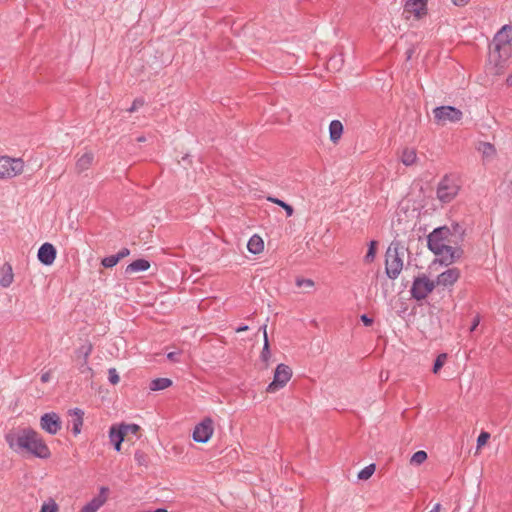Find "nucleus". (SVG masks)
<instances>
[{"label": "nucleus", "mask_w": 512, "mask_h": 512, "mask_svg": "<svg viewBox=\"0 0 512 512\" xmlns=\"http://www.w3.org/2000/svg\"><path fill=\"white\" fill-rule=\"evenodd\" d=\"M79 371L81 374H84L87 378L92 377L93 375L92 369L87 365V361L85 362L84 360L79 366Z\"/></svg>", "instance_id": "obj_38"}, {"label": "nucleus", "mask_w": 512, "mask_h": 512, "mask_svg": "<svg viewBox=\"0 0 512 512\" xmlns=\"http://www.w3.org/2000/svg\"><path fill=\"white\" fill-rule=\"evenodd\" d=\"M56 258V249L50 243H44L38 250V259L44 265H51Z\"/></svg>", "instance_id": "obj_15"}, {"label": "nucleus", "mask_w": 512, "mask_h": 512, "mask_svg": "<svg viewBox=\"0 0 512 512\" xmlns=\"http://www.w3.org/2000/svg\"><path fill=\"white\" fill-rule=\"evenodd\" d=\"M455 6H464L469 0H451Z\"/></svg>", "instance_id": "obj_44"}, {"label": "nucleus", "mask_w": 512, "mask_h": 512, "mask_svg": "<svg viewBox=\"0 0 512 512\" xmlns=\"http://www.w3.org/2000/svg\"><path fill=\"white\" fill-rule=\"evenodd\" d=\"M118 426L125 437L128 436L129 434L136 435L140 430V427L137 424H120Z\"/></svg>", "instance_id": "obj_27"}, {"label": "nucleus", "mask_w": 512, "mask_h": 512, "mask_svg": "<svg viewBox=\"0 0 512 512\" xmlns=\"http://www.w3.org/2000/svg\"><path fill=\"white\" fill-rule=\"evenodd\" d=\"M459 186L456 181L445 176L439 183L437 188V198L443 203L451 202L458 194Z\"/></svg>", "instance_id": "obj_8"}, {"label": "nucleus", "mask_w": 512, "mask_h": 512, "mask_svg": "<svg viewBox=\"0 0 512 512\" xmlns=\"http://www.w3.org/2000/svg\"><path fill=\"white\" fill-rule=\"evenodd\" d=\"M109 438L112 443L117 442L119 438L125 439V436L119 426L112 425L109 430Z\"/></svg>", "instance_id": "obj_26"}, {"label": "nucleus", "mask_w": 512, "mask_h": 512, "mask_svg": "<svg viewBox=\"0 0 512 512\" xmlns=\"http://www.w3.org/2000/svg\"><path fill=\"white\" fill-rule=\"evenodd\" d=\"M426 12V0H407L404 7V13L414 15L416 19H420Z\"/></svg>", "instance_id": "obj_12"}, {"label": "nucleus", "mask_w": 512, "mask_h": 512, "mask_svg": "<svg viewBox=\"0 0 512 512\" xmlns=\"http://www.w3.org/2000/svg\"><path fill=\"white\" fill-rule=\"evenodd\" d=\"M480 450V435L476 439V453Z\"/></svg>", "instance_id": "obj_51"}, {"label": "nucleus", "mask_w": 512, "mask_h": 512, "mask_svg": "<svg viewBox=\"0 0 512 512\" xmlns=\"http://www.w3.org/2000/svg\"><path fill=\"white\" fill-rule=\"evenodd\" d=\"M374 472H375V464H370V465L366 466L365 468H363L358 473V478L360 480H368L373 475Z\"/></svg>", "instance_id": "obj_31"}, {"label": "nucleus", "mask_w": 512, "mask_h": 512, "mask_svg": "<svg viewBox=\"0 0 512 512\" xmlns=\"http://www.w3.org/2000/svg\"><path fill=\"white\" fill-rule=\"evenodd\" d=\"M50 380V372H45L41 375V381L46 383Z\"/></svg>", "instance_id": "obj_47"}, {"label": "nucleus", "mask_w": 512, "mask_h": 512, "mask_svg": "<svg viewBox=\"0 0 512 512\" xmlns=\"http://www.w3.org/2000/svg\"><path fill=\"white\" fill-rule=\"evenodd\" d=\"M271 356V352H270V346H269V340H268V335H265V339H264V345H263V349H262V352H261V358L264 362H268L269 358Z\"/></svg>", "instance_id": "obj_33"}, {"label": "nucleus", "mask_w": 512, "mask_h": 512, "mask_svg": "<svg viewBox=\"0 0 512 512\" xmlns=\"http://www.w3.org/2000/svg\"><path fill=\"white\" fill-rule=\"evenodd\" d=\"M213 432V420L207 417L196 425L193 431V439L198 443H206L213 435Z\"/></svg>", "instance_id": "obj_10"}, {"label": "nucleus", "mask_w": 512, "mask_h": 512, "mask_svg": "<svg viewBox=\"0 0 512 512\" xmlns=\"http://www.w3.org/2000/svg\"><path fill=\"white\" fill-rule=\"evenodd\" d=\"M130 254V250L128 248H122L117 254V257H120V260L125 258Z\"/></svg>", "instance_id": "obj_42"}, {"label": "nucleus", "mask_w": 512, "mask_h": 512, "mask_svg": "<svg viewBox=\"0 0 512 512\" xmlns=\"http://www.w3.org/2000/svg\"><path fill=\"white\" fill-rule=\"evenodd\" d=\"M108 491L109 489L107 487H101L99 495L87 503L80 512H97L98 509L107 501Z\"/></svg>", "instance_id": "obj_13"}, {"label": "nucleus", "mask_w": 512, "mask_h": 512, "mask_svg": "<svg viewBox=\"0 0 512 512\" xmlns=\"http://www.w3.org/2000/svg\"><path fill=\"white\" fill-rule=\"evenodd\" d=\"M400 234L396 231L394 240L389 245L385 255V271L387 276L395 280L403 269V256L408 248L398 239Z\"/></svg>", "instance_id": "obj_3"}, {"label": "nucleus", "mask_w": 512, "mask_h": 512, "mask_svg": "<svg viewBox=\"0 0 512 512\" xmlns=\"http://www.w3.org/2000/svg\"><path fill=\"white\" fill-rule=\"evenodd\" d=\"M457 251L450 245H444V248L441 251H436L434 254L441 257V262L450 264L454 261Z\"/></svg>", "instance_id": "obj_18"}, {"label": "nucleus", "mask_w": 512, "mask_h": 512, "mask_svg": "<svg viewBox=\"0 0 512 512\" xmlns=\"http://www.w3.org/2000/svg\"><path fill=\"white\" fill-rule=\"evenodd\" d=\"M260 330L263 331V335H267V325L264 324L263 326L260 327Z\"/></svg>", "instance_id": "obj_52"}, {"label": "nucleus", "mask_w": 512, "mask_h": 512, "mask_svg": "<svg viewBox=\"0 0 512 512\" xmlns=\"http://www.w3.org/2000/svg\"><path fill=\"white\" fill-rule=\"evenodd\" d=\"M24 163L19 158L0 157V179L13 178L22 173Z\"/></svg>", "instance_id": "obj_7"}, {"label": "nucleus", "mask_w": 512, "mask_h": 512, "mask_svg": "<svg viewBox=\"0 0 512 512\" xmlns=\"http://www.w3.org/2000/svg\"><path fill=\"white\" fill-rule=\"evenodd\" d=\"M134 459L140 466H147L148 464V456L140 450H137L134 454Z\"/></svg>", "instance_id": "obj_34"}, {"label": "nucleus", "mask_w": 512, "mask_h": 512, "mask_svg": "<svg viewBox=\"0 0 512 512\" xmlns=\"http://www.w3.org/2000/svg\"><path fill=\"white\" fill-rule=\"evenodd\" d=\"M84 412L79 408L69 410V423L72 425V432L78 435L83 425Z\"/></svg>", "instance_id": "obj_16"}, {"label": "nucleus", "mask_w": 512, "mask_h": 512, "mask_svg": "<svg viewBox=\"0 0 512 512\" xmlns=\"http://www.w3.org/2000/svg\"><path fill=\"white\" fill-rule=\"evenodd\" d=\"M172 385V381L168 378H156L151 381L150 389L152 391H159L166 389Z\"/></svg>", "instance_id": "obj_24"}, {"label": "nucleus", "mask_w": 512, "mask_h": 512, "mask_svg": "<svg viewBox=\"0 0 512 512\" xmlns=\"http://www.w3.org/2000/svg\"><path fill=\"white\" fill-rule=\"evenodd\" d=\"M120 261V257H117L116 255H110L108 257H105L102 259L101 264L105 268H111L115 266Z\"/></svg>", "instance_id": "obj_32"}, {"label": "nucleus", "mask_w": 512, "mask_h": 512, "mask_svg": "<svg viewBox=\"0 0 512 512\" xmlns=\"http://www.w3.org/2000/svg\"><path fill=\"white\" fill-rule=\"evenodd\" d=\"M247 248L249 252L253 254H259L264 249V242L260 236L255 234L249 239Z\"/></svg>", "instance_id": "obj_22"}, {"label": "nucleus", "mask_w": 512, "mask_h": 512, "mask_svg": "<svg viewBox=\"0 0 512 512\" xmlns=\"http://www.w3.org/2000/svg\"><path fill=\"white\" fill-rule=\"evenodd\" d=\"M427 459V453L423 450L415 452L411 459L410 463L412 465H421Z\"/></svg>", "instance_id": "obj_29"}, {"label": "nucleus", "mask_w": 512, "mask_h": 512, "mask_svg": "<svg viewBox=\"0 0 512 512\" xmlns=\"http://www.w3.org/2000/svg\"><path fill=\"white\" fill-rule=\"evenodd\" d=\"M94 155L92 152H85L76 162L77 171L83 172L87 170L93 163Z\"/></svg>", "instance_id": "obj_21"}, {"label": "nucleus", "mask_w": 512, "mask_h": 512, "mask_svg": "<svg viewBox=\"0 0 512 512\" xmlns=\"http://www.w3.org/2000/svg\"><path fill=\"white\" fill-rule=\"evenodd\" d=\"M435 123L438 126L454 124L462 119V112L453 106H440L433 109Z\"/></svg>", "instance_id": "obj_4"}, {"label": "nucleus", "mask_w": 512, "mask_h": 512, "mask_svg": "<svg viewBox=\"0 0 512 512\" xmlns=\"http://www.w3.org/2000/svg\"><path fill=\"white\" fill-rule=\"evenodd\" d=\"M177 353L176 352H170L167 354V358L171 361H176Z\"/></svg>", "instance_id": "obj_48"}, {"label": "nucleus", "mask_w": 512, "mask_h": 512, "mask_svg": "<svg viewBox=\"0 0 512 512\" xmlns=\"http://www.w3.org/2000/svg\"><path fill=\"white\" fill-rule=\"evenodd\" d=\"M414 53V50L413 49H409L407 50L406 54H407V59H410L412 57V54Z\"/></svg>", "instance_id": "obj_53"}, {"label": "nucleus", "mask_w": 512, "mask_h": 512, "mask_svg": "<svg viewBox=\"0 0 512 512\" xmlns=\"http://www.w3.org/2000/svg\"><path fill=\"white\" fill-rule=\"evenodd\" d=\"M267 199H268V201L279 205L281 207V209H284L286 211V214L288 217L293 215L294 209L291 205L287 204L286 202H284L278 198L268 197Z\"/></svg>", "instance_id": "obj_25"}, {"label": "nucleus", "mask_w": 512, "mask_h": 512, "mask_svg": "<svg viewBox=\"0 0 512 512\" xmlns=\"http://www.w3.org/2000/svg\"><path fill=\"white\" fill-rule=\"evenodd\" d=\"M108 374H109V381L111 384L116 385L119 383L120 378H119V375L115 368H110L108 370Z\"/></svg>", "instance_id": "obj_39"}, {"label": "nucleus", "mask_w": 512, "mask_h": 512, "mask_svg": "<svg viewBox=\"0 0 512 512\" xmlns=\"http://www.w3.org/2000/svg\"><path fill=\"white\" fill-rule=\"evenodd\" d=\"M417 160V154L414 149L405 148L402 151L401 162L406 166L413 165Z\"/></svg>", "instance_id": "obj_23"}, {"label": "nucleus", "mask_w": 512, "mask_h": 512, "mask_svg": "<svg viewBox=\"0 0 512 512\" xmlns=\"http://www.w3.org/2000/svg\"><path fill=\"white\" fill-rule=\"evenodd\" d=\"M150 267V263L145 259H138L130 263L126 269V274H133L141 271H146Z\"/></svg>", "instance_id": "obj_19"}, {"label": "nucleus", "mask_w": 512, "mask_h": 512, "mask_svg": "<svg viewBox=\"0 0 512 512\" xmlns=\"http://www.w3.org/2000/svg\"><path fill=\"white\" fill-rule=\"evenodd\" d=\"M14 279L12 266L9 263H5L0 268V285L4 288L9 287Z\"/></svg>", "instance_id": "obj_17"}, {"label": "nucleus", "mask_w": 512, "mask_h": 512, "mask_svg": "<svg viewBox=\"0 0 512 512\" xmlns=\"http://www.w3.org/2000/svg\"><path fill=\"white\" fill-rule=\"evenodd\" d=\"M292 370L285 364H279L274 372L273 381L267 386L266 391L268 393H275L279 389L283 388L291 379Z\"/></svg>", "instance_id": "obj_9"}, {"label": "nucleus", "mask_w": 512, "mask_h": 512, "mask_svg": "<svg viewBox=\"0 0 512 512\" xmlns=\"http://www.w3.org/2000/svg\"><path fill=\"white\" fill-rule=\"evenodd\" d=\"M451 237L452 233L448 227L443 226L436 228L428 235V248L433 253H435L436 251H441L444 248V245L451 243Z\"/></svg>", "instance_id": "obj_5"}, {"label": "nucleus", "mask_w": 512, "mask_h": 512, "mask_svg": "<svg viewBox=\"0 0 512 512\" xmlns=\"http://www.w3.org/2000/svg\"><path fill=\"white\" fill-rule=\"evenodd\" d=\"M489 438L490 434L488 432L482 431V446L486 444Z\"/></svg>", "instance_id": "obj_46"}, {"label": "nucleus", "mask_w": 512, "mask_h": 512, "mask_svg": "<svg viewBox=\"0 0 512 512\" xmlns=\"http://www.w3.org/2000/svg\"><path fill=\"white\" fill-rule=\"evenodd\" d=\"M512 56V26L504 25L494 35L488 46L486 70L492 75H501L508 67Z\"/></svg>", "instance_id": "obj_1"}, {"label": "nucleus", "mask_w": 512, "mask_h": 512, "mask_svg": "<svg viewBox=\"0 0 512 512\" xmlns=\"http://www.w3.org/2000/svg\"><path fill=\"white\" fill-rule=\"evenodd\" d=\"M5 440L15 452L26 451L42 459L50 456V450L40 434L31 428L10 431L6 434Z\"/></svg>", "instance_id": "obj_2"}, {"label": "nucleus", "mask_w": 512, "mask_h": 512, "mask_svg": "<svg viewBox=\"0 0 512 512\" xmlns=\"http://www.w3.org/2000/svg\"><path fill=\"white\" fill-rule=\"evenodd\" d=\"M40 427L51 435L57 434L61 429V420L55 412L45 413L40 418Z\"/></svg>", "instance_id": "obj_11"}, {"label": "nucleus", "mask_w": 512, "mask_h": 512, "mask_svg": "<svg viewBox=\"0 0 512 512\" xmlns=\"http://www.w3.org/2000/svg\"><path fill=\"white\" fill-rule=\"evenodd\" d=\"M296 285L299 288H312L314 286V282L311 279H297Z\"/></svg>", "instance_id": "obj_40"}, {"label": "nucleus", "mask_w": 512, "mask_h": 512, "mask_svg": "<svg viewBox=\"0 0 512 512\" xmlns=\"http://www.w3.org/2000/svg\"><path fill=\"white\" fill-rule=\"evenodd\" d=\"M376 247H377L376 241L373 240L369 243L368 251L364 257V262L371 263L374 261L375 255H376Z\"/></svg>", "instance_id": "obj_28"}, {"label": "nucleus", "mask_w": 512, "mask_h": 512, "mask_svg": "<svg viewBox=\"0 0 512 512\" xmlns=\"http://www.w3.org/2000/svg\"><path fill=\"white\" fill-rule=\"evenodd\" d=\"M92 351V345H83L79 348L78 353L83 356V360L86 362L88 360V357Z\"/></svg>", "instance_id": "obj_37"}, {"label": "nucleus", "mask_w": 512, "mask_h": 512, "mask_svg": "<svg viewBox=\"0 0 512 512\" xmlns=\"http://www.w3.org/2000/svg\"><path fill=\"white\" fill-rule=\"evenodd\" d=\"M361 321L364 323L365 326H370L373 323V319L368 317L366 314H363L361 316Z\"/></svg>", "instance_id": "obj_43"}, {"label": "nucleus", "mask_w": 512, "mask_h": 512, "mask_svg": "<svg viewBox=\"0 0 512 512\" xmlns=\"http://www.w3.org/2000/svg\"><path fill=\"white\" fill-rule=\"evenodd\" d=\"M446 360H447V354L446 353H441L437 356L435 362H434V365H433V373L434 374H437L440 369L444 366V364L446 363Z\"/></svg>", "instance_id": "obj_30"}, {"label": "nucleus", "mask_w": 512, "mask_h": 512, "mask_svg": "<svg viewBox=\"0 0 512 512\" xmlns=\"http://www.w3.org/2000/svg\"><path fill=\"white\" fill-rule=\"evenodd\" d=\"M460 272L457 268H449L438 275L435 285L448 287L453 285L459 278Z\"/></svg>", "instance_id": "obj_14"}, {"label": "nucleus", "mask_w": 512, "mask_h": 512, "mask_svg": "<svg viewBox=\"0 0 512 512\" xmlns=\"http://www.w3.org/2000/svg\"><path fill=\"white\" fill-rule=\"evenodd\" d=\"M137 141L138 142H144V141H146V138L144 136H140V137L137 138Z\"/></svg>", "instance_id": "obj_54"}, {"label": "nucleus", "mask_w": 512, "mask_h": 512, "mask_svg": "<svg viewBox=\"0 0 512 512\" xmlns=\"http://www.w3.org/2000/svg\"><path fill=\"white\" fill-rule=\"evenodd\" d=\"M144 105V100L141 98H137L133 101L132 106L128 109V112L133 113L135 112L139 107H142Z\"/></svg>", "instance_id": "obj_41"}, {"label": "nucleus", "mask_w": 512, "mask_h": 512, "mask_svg": "<svg viewBox=\"0 0 512 512\" xmlns=\"http://www.w3.org/2000/svg\"><path fill=\"white\" fill-rule=\"evenodd\" d=\"M58 505L52 499H50L47 503H44L41 507L40 512H57Z\"/></svg>", "instance_id": "obj_36"}, {"label": "nucleus", "mask_w": 512, "mask_h": 512, "mask_svg": "<svg viewBox=\"0 0 512 512\" xmlns=\"http://www.w3.org/2000/svg\"><path fill=\"white\" fill-rule=\"evenodd\" d=\"M123 441H124V440H122V438H119V439L117 440V442H114V443H113V444H114V448H115V450H116V451H118V452H119V451H121V445H122V442H123Z\"/></svg>", "instance_id": "obj_45"}, {"label": "nucleus", "mask_w": 512, "mask_h": 512, "mask_svg": "<svg viewBox=\"0 0 512 512\" xmlns=\"http://www.w3.org/2000/svg\"><path fill=\"white\" fill-rule=\"evenodd\" d=\"M435 286V282L423 274L414 279L410 292L414 299L420 301L424 300L434 290Z\"/></svg>", "instance_id": "obj_6"}, {"label": "nucleus", "mask_w": 512, "mask_h": 512, "mask_svg": "<svg viewBox=\"0 0 512 512\" xmlns=\"http://www.w3.org/2000/svg\"><path fill=\"white\" fill-rule=\"evenodd\" d=\"M479 321H480V316H479V315H477V316L474 318V322H473V325H472V327H471V330H472V331L477 327V325H478Z\"/></svg>", "instance_id": "obj_49"}, {"label": "nucleus", "mask_w": 512, "mask_h": 512, "mask_svg": "<svg viewBox=\"0 0 512 512\" xmlns=\"http://www.w3.org/2000/svg\"><path fill=\"white\" fill-rule=\"evenodd\" d=\"M342 133H343L342 123L339 120L331 121V123L329 125L330 140L333 143H337L340 140Z\"/></svg>", "instance_id": "obj_20"}, {"label": "nucleus", "mask_w": 512, "mask_h": 512, "mask_svg": "<svg viewBox=\"0 0 512 512\" xmlns=\"http://www.w3.org/2000/svg\"><path fill=\"white\" fill-rule=\"evenodd\" d=\"M496 154L495 147L490 143H482V156L492 157Z\"/></svg>", "instance_id": "obj_35"}, {"label": "nucleus", "mask_w": 512, "mask_h": 512, "mask_svg": "<svg viewBox=\"0 0 512 512\" xmlns=\"http://www.w3.org/2000/svg\"><path fill=\"white\" fill-rule=\"evenodd\" d=\"M248 330V326L247 325H243V326H240L236 329V332L237 333H240V332H244V331H247Z\"/></svg>", "instance_id": "obj_50"}]
</instances>
